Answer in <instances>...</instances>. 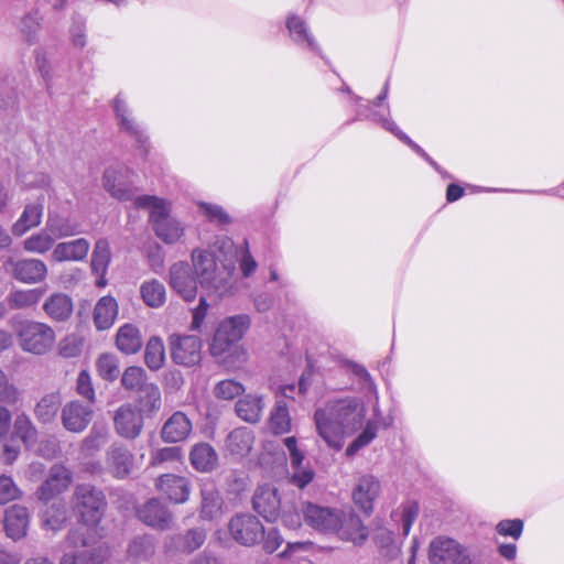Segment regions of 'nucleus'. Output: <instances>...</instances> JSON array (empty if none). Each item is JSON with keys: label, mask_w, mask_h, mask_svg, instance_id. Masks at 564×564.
I'll use <instances>...</instances> for the list:
<instances>
[{"label": "nucleus", "mask_w": 564, "mask_h": 564, "mask_svg": "<svg viewBox=\"0 0 564 564\" xmlns=\"http://www.w3.org/2000/svg\"><path fill=\"white\" fill-rule=\"evenodd\" d=\"M366 408L361 400L347 398L327 402L316 409L314 424L317 435L335 451L343 448L347 437L358 431L365 421Z\"/></svg>", "instance_id": "obj_1"}, {"label": "nucleus", "mask_w": 564, "mask_h": 564, "mask_svg": "<svg viewBox=\"0 0 564 564\" xmlns=\"http://www.w3.org/2000/svg\"><path fill=\"white\" fill-rule=\"evenodd\" d=\"M249 325L250 318L248 315H236L223 321L215 332L209 347L210 354L220 359L228 369L237 367L228 358L235 357L239 365L246 361V352L242 349L238 347L232 351L231 349L242 338Z\"/></svg>", "instance_id": "obj_2"}, {"label": "nucleus", "mask_w": 564, "mask_h": 564, "mask_svg": "<svg viewBox=\"0 0 564 564\" xmlns=\"http://www.w3.org/2000/svg\"><path fill=\"white\" fill-rule=\"evenodd\" d=\"M192 262L197 282L204 290L219 297L229 293L232 268L218 265L212 252L200 249L193 250Z\"/></svg>", "instance_id": "obj_3"}, {"label": "nucleus", "mask_w": 564, "mask_h": 564, "mask_svg": "<svg viewBox=\"0 0 564 564\" xmlns=\"http://www.w3.org/2000/svg\"><path fill=\"white\" fill-rule=\"evenodd\" d=\"M134 207L150 212L149 221L153 231L164 243H176L183 237L184 226L170 216V204L163 198L153 195L139 196L134 200Z\"/></svg>", "instance_id": "obj_4"}, {"label": "nucleus", "mask_w": 564, "mask_h": 564, "mask_svg": "<svg viewBox=\"0 0 564 564\" xmlns=\"http://www.w3.org/2000/svg\"><path fill=\"white\" fill-rule=\"evenodd\" d=\"M17 338L22 350L44 355L54 345L55 332L45 323L24 321L18 326Z\"/></svg>", "instance_id": "obj_5"}, {"label": "nucleus", "mask_w": 564, "mask_h": 564, "mask_svg": "<svg viewBox=\"0 0 564 564\" xmlns=\"http://www.w3.org/2000/svg\"><path fill=\"white\" fill-rule=\"evenodd\" d=\"M88 530L78 528L68 533V542L75 549L64 553L59 564H104L107 551L101 545H91L87 538Z\"/></svg>", "instance_id": "obj_6"}, {"label": "nucleus", "mask_w": 564, "mask_h": 564, "mask_svg": "<svg viewBox=\"0 0 564 564\" xmlns=\"http://www.w3.org/2000/svg\"><path fill=\"white\" fill-rule=\"evenodd\" d=\"M107 502L102 491L91 485H78L74 492V509L87 525H96L101 520Z\"/></svg>", "instance_id": "obj_7"}, {"label": "nucleus", "mask_w": 564, "mask_h": 564, "mask_svg": "<svg viewBox=\"0 0 564 564\" xmlns=\"http://www.w3.org/2000/svg\"><path fill=\"white\" fill-rule=\"evenodd\" d=\"M132 174V170L126 165H110L104 172L102 186L113 198L131 202L134 206V200L140 195H137L138 188L130 181Z\"/></svg>", "instance_id": "obj_8"}, {"label": "nucleus", "mask_w": 564, "mask_h": 564, "mask_svg": "<svg viewBox=\"0 0 564 564\" xmlns=\"http://www.w3.org/2000/svg\"><path fill=\"white\" fill-rule=\"evenodd\" d=\"M228 530L230 536L243 546H253L264 538L263 524L251 513L234 516L228 523Z\"/></svg>", "instance_id": "obj_9"}, {"label": "nucleus", "mask_w": 564, "mask_h": 564, "mask_svg": "<svg viewBox=\"0 0 564 564\" xmlns=\"http://www.w3.org/2000/svg\"><path fill=\"white\" fill-rule=\"evenodd\" d=\"M431 564H471L467 550L451 538L437 536L429 549Z\"/></svg>", "instance_id": "obj_10"}, {"label": "nucleus", "mask_w": 564, "mask_h": 564, "mask_svg": "<svg viewBox=\"0 0 564 564\" xmlns=\"http://www.w3.org/2000/svg\"><path fill=\"white\" fill-rule=\"evenodd\" d=\"M301 513L307 525L324 533H334L340 521V509L319 506L308 501L302 503Z\"/></svg>", "instance_id": "obj_11"}, {"label": "nucleus", "mask_w": 564, "mask_h": 564, "mask_svg": "<svg viewBox=\"0 0 564 564\" xmlns=\"http://www.w3.org/2000/svg\"><path fill=\"white\" fill-rule=\"evenodd\" d=\"M171 357L177 365L192 367L202 359V340L194 335H172L170 337Z\"/></svg>", "instance_id": "obj_12"}, {"label": "nucleus", "mask_w": 564, "mask_h": 564, "mask_svg": "<svg viewBox=\"0 0 564 564\" xmlns=\"http://www.w3.org/2000/svg\"><path fill=\"white\" fill-rule=\"evenodd\" d=\"M3 267L15 280L26 284L40 283L47 275V267L40 259L17 260L9 257L3 262Z\"/></svg>", "instance_id": "obj_13"}, {"label": "nucleus", "mask_w": 564, "mask_h": 564, "mask_svg": "<svg viewBox=\"0 0 564 564\" xmlns=\"http://www.w3.org/2000/svg\"><path fill=\"white\" fill-rule=\"evenodd\" d=\"M113 426L121 437L134 440L143 430V414L131 403L121 404L115 411Z\"/></svg>", "instance_id": "obj_14"}, {"label": "nucleus", "mask_w": 564, "mask_h": 564, "mask_svg": "<svg viewBox=\"0 0 564 564\" xmlns=\"http://www.w3.org/2000/svg\"><path fill=\"white\" fill-rule=\"evenodd\" d=\"M169 283L185 301L191 302L196 297L197 278L193 276L188 263L182 261L173 263L169 271Z\"/></svg>", "instance_id": "obj_15"}, {"label": "nucleus", "mask_w": 564, "mask_h": 564, "mask_svg": "<svg viewBox=\"0 0 564 564\" xmlns=\"http://www.w3.org/2000/svg\"><path fill=\"white\" fill-rule=\"evenodd\" d=\"M252 508L267 521H275L280 516L281 498L271 485L259 486L252 497Z\"/></svg>", "instance_id": "obj_16"}, {"label": "nucleus", "mask_w": 564, "mask_h": 564, "mask_svg": "<svg viewBox=\"0 0 564 564\" xmlns=\"http://www.w3.org/2000/svg\"><path fill=\"white\" fill-rule=\"evenodd\" d=\"M339 520L334 533H337L341 540L349 541L355 545H362L367 541L368 529L354 510L340 509Z\"/></svg>", "instance_id": "obj_17"}, {"label": "nucleus", "mask_w": 564, "mask_h": 564, "mask_svg": "<svg viewBox=\"0 0 564 564\" xmlns=\"http://www.w3.org/2000/svg\"><path fill=\"white\" fill-rule=\"evenodd\" d=\"M381 494V484L379 479L372 475L361 476L354 490V503L366 514H370L373 510V503Z\"/></svg>", "instance_id": "obj_18"}, {"label": "nucleus", "mask_w": 564, "mask_h": 564, "mask_svg": "<svg viewBox=\"0 0 564 564\" xmlns=\"http://www.w3.org/2000/svg\"><path fill=\"white\" fill-rule=\"evenodd\" d=\"M94 411L90 405L79 401L66 403L61 410V421L64 429L72 433H82L93 420Z\"/></svg>", "instance_id": "obj_19"}, {"label": "nucleus", "mask_w": 564, "mask_h": 564, "mask_svg": "<svg viewBox=\"0 0 564 564\" xmlns=\"http://www.w3.org/2000/svg\"><path fill=\"white\" fill-rule=\"evenodd\" d=\"M138 518L149 527L158 530H169L173 517L169 509L156 498L148 500L137 509Z\"/></svg>", "instance_id": "obj_20"}, {"label": "nucleus", "mask_w": 564, "mask_h": 564, "mask_svg": "<svg viewBox=\"0 0 564 564\" xmlns=\"http://www.w3.org/2000/svg\"><path fill=\"white\" fill-rule=\"evenodd\" d=\"M156 489L174 503H184L191 494L189 480L180 475L165 474L155 481Z\"/></svg>", "instance_id": "obj_21"}, {"label": "nucleus", "mask_w": 564, "mask_h": 564, "mask_svg": "<svg viewBox=\"0 0 564 564\" xmlns=\"http://www.w3.org/2000/svg\"><path fill=\"white\" fill-rule=\"evenodd\" d=\"M72 482L70 471L63 465H54L48 478L39 487L36 495L40 500L47 501L55 495L65 491Z\"/></svg>", "instance_id": "obj_22"}, {"label": "nucleus", "mask_w": 564, "mask_h": 564, "mask_svg": "<svg viewBox=\"0 0 564 564\" xmlns=\"http://www.w3.org/2000/svg\"><path fill=\"white\" fill-rule=\"evenodd\" d=\"M106 466L116 478L127 477L133 467L132 453L121 444H112L106 452Z\"/></svg>", "instance_id": "obj_23"}, {"label": "nucleus", "mask_w": 564, "mask_h": 564, "mask_svg": "<svg viewBox=\"0 0 564 564\" xmlns=\"http://www.w3.org/2000/svg\"><path fill=\"white\" fill-rule=\"evenodd\" d=\"M4 531L13 541L23 539L30 525V513L26 507L13 505L4 512Z\"/></svg>", "instance_id": "obj_24"}, {"label": "nucleus", "mask_w": 564, "mask_h": 564, "mask_svg": "<svg viewBox=\"0 0 564 564\" xmlns=\"http://www.w3.org/2000/svg\"><path fill=\"white\" fill-rule=\"evenodd\" d=\"M112 108L119 130L134 138L138 142L144 143L147 135L144 134L141 126L131 116V111L121 94L117 95L112 100Z\"/></svg>", "instance_id": "obj_25"}, {"label": "nucleus", "mask_w": 564, "mask_h": 564, "mask_svg": "<svg viewBox=\"0 0 564 564\" xmlns=\"http://www.w3.org/2000/svg\"><path fill=\"white\" fill-rule=\"evenodd\" d=\"M44 195H40L34 202L28 203L17 221L12 225V234L21 237L29 230L37 227L43 217Z\"/></svg>", "instance_id": "obj_26"}, {"label": "nucleus", "mask_w": 564, "mask_h": 564, "mask_svg": "<svg viewBox=\"0 0 564 564\" xmlns=\"http://www.w3.org/2000/svg\"><path fill=\"white\" fill-rule=\"evenodd\" d=\"M192 431V422L185 413H173L163 424L161 437L166 443H177L187 438Z\"/></svg>", "instance_id": "obj_27"}, {"label": "nucleus", "mask_w": 564, "mask_h": 564, "mask_svg": "<svg viewBox=\"0 0 564 564\" xmlns=\"http://www.w3.org/2000/svg\"><path fill=\"white\" fill-rule=\"evenodd\" d=\"M206 540V531L200 528L191 529L183 534L170 536L166 547L170 551L192 553L199 549Z\"/></svg>", "instance_id": "obj_28"}, {"label": "nucleus", "mask_w": 564, "mask_h": 564, "mask_svg": "<svg viewBox=\"0 0 564 564\" xmlns=\"http://www.w3.org/2000/svg\"><path fill=\"white\" fill-rule=\"evenodd\" d=\"M90 245L87 239L78 238L55 246L52 258L56 262L84 260L89 251Z\"/></svg>", "instance_id": "obj_29"}, {"label": "nucleus", "mask_w": 564, "mask_h": 564, "mask_svg": "<svg viewBox=\"0 0 564 564\" xmlns=\"http://www.w3.org/2000/svg\"><path fill=\"white\" fill-rule=\"evenodd\" d=\"M73 308L70 296L61 292L50 295L43 304L45 314L55 322L67 321L72 316Z\"/></svg>", "instance_id": "obj_30"}, {"label": "nucleus", "mask_w": 564, "mask_h": 564, "mask_svg": "<svg viewBox=\"0 0 564 564\" xmlns=\"http://www.w3.org/2000/svg\"><path fill=\"white\" fill-rule=\"evenodd\" d=\"M189 462L196 470L208 473L217 467L218 455L210 444L198 443L189 452Z\"/></svg>", "instance_id": "obj_31"}, {"label": "nucleus", "mask_w": 564, "mask_h": 564, "mask_svg": "<svg viewBox=\"0 0 564 564\" xmlns=\"http://www.w3.org/2000/svg\"><path fill=\"white\" fill-rule=\"evenodd\" d=\"M253 443V432L248 427H238L228 434L226 447L231 455L243 457L250 453Z\"/></svg>", "instance_id": "obj_32"}, {"label": "nucleus", "mask_w": 564, "mask_h": 564, "mask_svg": "<svg viewBox=\"0 0 564 564\" xmlns=\"http://www.w3.org/2000/svg\"><path fill=\"white\" fill-rule=\"evenodd\" d=\"M264 409V400L261 395L246 394L236 402L235 410L237 415L248 422L257 423L260 421Z\"/></svg>", "instance_id": "obj_33"}, {"label": "nucleus", "mask_w": 564, "mask_h": 564, "mask_svg": "<svg viewBox=\"0 0 564 564\" xmlns=\"http://www.w3.org/2000/svg\"><path fill=\"white\" fill-rule=\"evenodd\" d=\"M118 315V304L112 296H102L97 302L94 310V324L97 329L105 330L110 328Z\"/></svg>", "instance_id": "obj_34"}, {"label": "nucleus", "mask_w": 564, "mask_h": 564, "mask_svg": "<svg viewBox=\"0 0 564 564\" xmlns=\"http://www.w3.org/2000/svg\"><path fill=\"white\" fill-rule=\"evenodd\" d=\"M45 227L55 240L82 232L80 225L77 221L56 213L47 215Z\"/></svg>", "instance_id": "obj_35"}, {"label": "nucleus", "mask_w": 564, "mask_h": 564, "mask_svg": "<svg viewBox=\"0 0 564 564\" xmlns=\"http://www.w3.org/2000/svg\"><path fill=\"white\" fill-rule=\"evenodd\" d=\"M62 405V397L58 392L44 394L34 406V415L40 423L54 422Z\"/></svg>", "instance_id": "obj_36"}, {"label": "nucleus", "mask_w": 564, "mask_h": 564, "mask_svg": "<svg viewBox=\"0 0 564 564\" xmlns=\"http://www.w3.org/2000/svg\"><path fill=\"white\" fill-rule=\"evenodd\" d=\"M116 345L126 355L139 351L142 346V338L138 327L132 324L122 325L117 332Z\"/></svg>", "instance_id": "obj_37"}, {"label": "nucleus", "mask_w": 564, "mask_h": 564, "mask_svg": "<svg viewBox=\"0 0 564 564\" xmlns=\"http://www.w3.org/2000/svg\"><path fill=\"white\" fill-rule=\"evenodd\" d=\"M140 295L143 303L151 308H159L166 301V290L156 279L143 281L140 285Z\"/></svg>", "instance_id": "obj_38"}, {"label": "nucleus", "mask_w": 564, "mask_h": 564, "mask_svg": "<svg viewBox=\"0 0 564 564\" xmlns=\"http://www.w3.org/2000/svg\"><path fill=\"white\" fill-rule=\"evenodd\" d=\"M138 403L140 409H138L142 414L147 416H153L158 413L162 406V398L161 391L159 387L150 382L141 391H139Z\"/></svg>", "instance_id": "obj_39"}, {"label": "nucleus", "mask_w": 564, "mask_h": 564, "mask_svg": "<svg viewBox=\"0 0 564 564\" xmlns=\"http://www.w3.org/2000/svg\"><path fill=\"white\" fill-rule=\"evenodd\" d=\"M200 516L212 520L220 514L223 499L214 485L206 484L202 487Z\"/></svg>", "instance_id": "obj_40"}, {"label": "nucleus", "mask_w": 564, "mask_h": 564, "mask_svg": "<svg viewBox=\"0 0 564 564\" xmlns=\"http://www.w3.org/2000/svg\"><path fill=\"white\" fill-rule=\"evenodd\" d=\"M269 425L274 434H285L291 431L292 420L283 399H276L270 414Z\"/></svg>", "instance_id": "obj_41"}, {"label": "nucleus", "mask_w": 564, "mask_h": 564, "mask_svg": "<svg viewBox=\"0 0 564 564\" xmlns=\"http://www.w3.org/2000/svg\"><path fill=\"white\" fill-rule=\"evenodd\" d=\"M43 289L15 290L8 295L9 306L13 310H24L36 305L44 295Z\"/></svg>", "instance_id": "obj_42"}, {"label": "nucleus", "mask_w": 564, "mask_h": 564, "mask_svg": "<svg viewBox=\"0 0 564 564\" xmlns=\"http://www.w3.org/2000/svg\"><path fill=\"white\" fill-rule=\"evenodd\" d=\"M286 28L292 39L300 45L306 46L312 51H317L318 46L314 37L308 33L305 22L296 15H291L286 21Z\"/></svg>", "instance_id": "obj_43"}, {"label": "nucleus", "mask_w": 564, "mask_h": 564, "mask_svg": "<svg viewBox=\"0 0 564 564\" xmlns=\"http://www.w3.org/2000/svg\"><path fill=\"white\" fill-rule=\"evenodd\" d=\"M111 260L109 242L106 238H99L95 242L91 253V269L99 276H105Z\"/></svg>", "instance_id": "obj_44"}, {"label": "nucleus", "mask_w": 564, "mask_h": 564, "mask_svg": "<svg viewBox=\"0 0 564 564\" xmlns=\"http://www.w3.org/2000/svg\"><path fill=\"white\" fill-rule=\"evenodd\" d=\"M13 435L20 438L26 446H31L36 442L37 430L25 413H20L13 422Z\"/></svg>", "instance_id": "obj_45"}, {"label": "nucleus", "mask_w": 564, "mask_h": 564, "mask_svg": "<svg viewBox=\"0 0 564 564\" xmlns=\"http://www.w3.org/2000/svg\"><path fill=\"white\" fill-rule=\"evenodd\" d=\"M144 360L151 370H159L165 361V348L160 337H151L145 346Z\"/></svg>", "instance_id": "obj_46"}, {"label": "nucleus", "mask_w": 564, "mask_h": 564, "mask_svg": "<svg viewBox=\"0 0 564 564\" xmlns=\"http://www.w3.org/2000/svg\"><path fill=\"white\" fill-rule=\"evenodd\" d=\"M109 429L105 424H94L89 434L83 441V451L87 455L98 452L108 441Z\"/></svg>", "instance_id": "obj_47"}, {"label": "nucleus", "mask_w": 564, "mask_h": 564, "mask_svg": "<svg viewBox=\"0 0 564 564\" xmlns=\"http://www.w3.org/2000/svg\"><path fill=\"white\" fill-rule=\"evenodd\" d=\"M54 242L55 239L45 227L37 234H34L26 238L23 241V248L29 252L42 254L47 252L53 247Z\"/></svg>", "instance_id": "obj_48"}, {"label": "nucleus", "mask_w": 564, "mask_h": 564, "mask_svg": "<svg viewBox=\"0 0 564 564\" xmlns=\"http://www.w3.org/2000/svg\"><path fill=\"white\" fill-rule=\"evenodd\" d=\"M149 383L147 372L138 366L128 367L121 377V384L128 391H141Z\"/></svg>", "instance_id": "obj_49"}, {"label": "nucleus", "mask_w": 564, "mask_h": 564, "mask_svg": "<svg viewBox=\"0 0 564 564\" xmlns=\"http://www.w3.org/2000/svg\"><path fill=\"white\" fill-rule=\"evenodd\" d=\"M66 520V509L62 503H53L42 516L43 527L52 531L63 529Z\"/></svg>", "instance_id": "obj_50"}, {"label": "nucleus", "mask_w": 564, "mask_h": 564, "mask_svg": "<svg viewBox=\"0 0 564 564\" xmlns=\"http://www.w3.org/2000/svg\"><path fill=\"white\" fill-rule=\"evenodd\" d=\"M375 542L381 553L388 557H394L399 553V545L394 539V533L387 528H378L373 535Z\"/></svg>", "instance_id": "obj_51"}, {"label": "nucleus", "mask_w": 564, "mask_h": 564, "mask_svg": "<svg viewBox=\"0 0 564 564\" xmlns=\"http://www.w3.org/2000/svg\"><path fill=\"white\" fill-rule=\"evenodd\" d=\"M96 367L98 375L107 381H115L120 375L118 358L112 354L100 355Z\"/></svg>", "instance_id": "obj_52"}, {"label": "nucleus", "mask_w": 564, "mask_h": 564, "mask_svg": "<svg viewBox=\"0 0 564 564\" xmlns=\"http://www.w3.org/2000/svg\"><path fill=\"white\" fill-rule=\"evenodd\" d=\"M69 40L74 47L83 50L87 45V25L86 19L80 14L72 17L69 26Z\"/></svg>", "instance_id": "obj_53"}, {"label": "nucleus", "mask_w": 564, "mask_h": 564, "mask_svg": "<svg viewBox=\"0 0 564 564\" xmlns=\"http://www.w3.org/2000/svg\"><path fill=\"white\" fill-rule=\"evenodd\" d=\"M154 552L153 541L148 535L135 536L128 546L129 556L137 560H145Z\"/></svg>", "instance_id": "obj_54"}, {"label": "nucleus", "mask_w": 564, "mask_h": 564, "mask_svg": "<svg viewBox=\"0 0 564 564\" xmlns=\"http://www.w3.org/2000/svg\"><path fill=\"white\" fill-rule=\"evenodd\" d=\"M245 387L241 382L234 379H225L219 381L213 390L214 395L221 400H232L242 394Z\"/></svg>", "instance_id": "obj_55"}, {"label": "nucleus", "mask_w": 564, "mask_h": 564, "mask_svg": "<svg viewBox=\"0 0 564 564\" xmlns=\"http://www.w3.org/2000/svg\"><path fill=\"white\" fill-rule=\"evenodd\" d=\"M21 392L18 387L12 383L7 373L0 369V402L14 405L19 402Z\"/></svg>", "instance_id": "obj_56"}, {"label": "nucleus", "mask_w": 564, "mask_h": 564, "mask_svg": "<svg viewBox=\"0 0 564 564\" xmlns=\"http://www.w3.org/2000/svg\"><path fill=\"white\" fill-rule=\"evenodd\" d=\"M22 491L14 482L13 478L8 475L0 476V505L9 503L21 498Z\"/></svg>", "instance_id": "obj_57"}, {"label": "nucleus", "mask_w": 564, "mask_h": 564, "mask_svg": "<svg viewBox=\"0 0 564 564\" xmlns=\"http://www.w3.org/2000/svg\"><path fill=\"white\" fill-rule=\"evenodd\" d=\"M197 205L202 214L212 223L225 225L231 221L230 216L219 205L204 202H199Z\"/></svg>", "instance_id": "obj_58"}, {"label": "nucleus", "mask_w": 564, "mask_h": 564, "mask_svg": "<svg viewBox=\"0 0 564 564\" xmlns=\"http://www.w3.org/2000/svg\"><path fill=\"white\" fill-rule=\"evenodd\" d=\"M377 434V426L368 422L361 434L355 438L346 448L347 456H354L360 448L368 445Z\"/></svg>", "instance_id": "obj_59"}, {"label": "nucleus", "mask_w": 564, "mask_h": 564, "mask_svg": "<svg viewBox=\"0 0 564 564\" xmlns=\"http://www.w3.org/2000/svg\"><path fill=\"white\" fill-rule=\"evenodd\" d=\"M19 29L23 39L29 44H33L36 41V33L40 29V23L36 13H26L21 19Z\"/></svg>", "instance_id": "obj_60"}, {"label": "nucleus", "mask_w": 564, "mask_h": 564, "mask_svg": "<svg viewBox=\"0 0 564 564\" xmlns=\"http://www.w3.org/2000/svg\"><path fill=\"white\" fill-rule=\"evenodd\" d=\"M182 451L180 447H163L154 451L150 457V465L155 467L166 462H176L181 458Z\"/></svg>", "instance_id": "obj_61"}, {"label": "nucleus", "mask_w": 564, "mask_h": 564, "mask_svg": "<svg viewBox=\"0 0 564 564\" xmlns=\"http://www.w3.org/2000/svg\"><path fill=\"white\" fill-rule=\"evenodd\" d=\"M82 351V340L76 335L66 336L58 344V352L65 358L76 357Z\"/></svg>", "instance_id": "obj_62"}, {"label": "nucleus", "mask_w": 564, "mask_h": 564, "mask_svg": "<svg viewBox=\"0 0 564 564\" xmlns=\"http://www.w3.org/2000/svg\"><path fill=\"white\" fill-rule=\"evenodd\" d=\"M496 530L501 535L518 540L523 530V522L520 519L502 520L497 524Z\"/></svg>", "instance_id": "obj_63"}, {"label": "nucleus", "mask_w": 564, "mask_h": 564, "mask_svg": "<svg viewBox=\"0 0 564 564\" xmlns=\"http://www.w3.org/2000/svg\"><path fill=\"white\" fill-rule=\"evenodd\" d=\"M290 456V463L292 468L300 467L305 456L304 453L297 447V440L295 436H289L283 441Z\"/></svg>", "instance_id": "obj_64"}]
</instances>
